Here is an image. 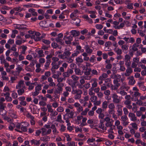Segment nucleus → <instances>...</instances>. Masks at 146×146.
Returning <instances> with one entry per match:
<instances>
[{
    "label": "nucleus",
    "mask_w": 146,
    "mask_h": 146,
    "mask_svg": "<svg viewBox=\"0 0 146 146\" xmlns=\"http://www.w3.org/2000/svg\"><path fill=\"white\" fill-rule=\"evenodd\" d=\"M74 115V113L72 111L70 112L69 113H66L65 114L66 115H68L69 118H72Z\"/></svg>",
    "instance_id": "393cba45"
},
{
    "label": "nucleus",
    "mask_w": 146,
    "mask_h": 146,
    "mask_svg": "<svg viewBox=\"0 0 146 146\" xmlns=\"http://www.w3.org/2000/svg\"><path fill=\"white\" fill-rule=\"evenodd\" d=\"M117 115L121 116L122 115L123 112L122 109L119 108H118L117 110Z\"/></svg>",
    "instance_id": "cd10ccee"
},
{
    "label": "nucleus",
    "mask_w": 146,
    "mask_h": 146,
    "mask_svg": "<svg viewBox=\"0 0 146 146\" xmlns=\"http://www.w3.org/2000/svg\"><path fill=\"white\" fill-rule=\"evenodd\" d=\"M135 80L133 79H131L129 81V84L131 85H133L135 83Z\"/></svg>",
    "instance_id": "603ef678"
},
{
    "label": "nucleus",
    "mask_w": 146,
    "mask_h": 146,
    "mask_svg": "<svg viewBox=\"0 0 146 146\" xmlns=\"http://www.w3.org/2000/svg\"><path fill=\"white\" fill-rule=\"evenodd\" d=\"M108 107L109 109H114L115 108V105L113 103L110 104L109 105Z\"/></svg>",
    "instance_id": "7c9ffc66"
},
{
    "label": "nucleus",
    "mask_w": 146,
    "mask_h": 146,
    "mask_svg": "<svg viewBox=\"0 0 146 146\" xmlns=\"http://www.w3.org/2000/svg\"><path fill=\"white\" fill-rule=\"evenodd\" d=\"M114 50L115 51V52L118 55H120L122 53V51L120 49H119L118 48H115Z\"/></svg>",
    "instance_id": "aec40b11"
},
{
    "label": "nucleus",
    "mask_w": 146,
    "mask_h": 146,
    "mask_svg": "<svg viewBox=\"0 0 146 146\" xmlns=\"http://www.w3.org/2000/svg\"><path fill=\"white\" fill-rule=\"evenodd\" d=\"M128 46H129L127 45H122L121 46V48L123 50L124 52L128 50Z\"/></svg>",
    "instance_id": "bb28decb"
},
{
    "label": "nucleus",
    "mask_w": 146,
    "mask_h": 146,
    "mask_svg": "<svg viewBox=\"0 0 146 146\" xmlns=\"http://www.w3.org/2000/svg\"><path fill=\"white\" fill-rule=\"evenodd\" d=\"M108 103V101H106L103 102L102 105V108H103V109L104 110V109H106L107 108Z\"/></svg>",
    "instance_id": "f8f14e48"
},
{
    "label": "nucleus",
    "mask_w": 146,
    "mask_h": 146,
    "mask_svg": "<svg viewBox=\"0 0 146 146\" xmlns=\"http://www.w3.org/2000/svg\"><path fill=\"white\" fill-rule=\"evenodd\" d=\"M18 87L19 88H21V85H23L24 84V81L23 80H21L18 83Z\"/></svg>",
    "instance_id": "6e6d98bb"
},
{
    "label": "nucleus",
    "mask_w": 146,
    "mask_h": 146,
    "mask_svg": "<svg viewBox=\"0 0 146 146\" xmlns=\"http://www.w3.org/2000/svg\"><path fill=\"white\" fill-rule=\"evenodd\" d=\"M138 84L139 85V86L141 89L143 90H146V87L141 82H139Z\"/></svg>",
    "instance_id": "6ab92c4d"
},
{
    "label": "nucleus",
    "mask_w": 146,
    "mask_h": 146,
    "mask_svg": "<svg viewBox=\"0 0 146 146\" xmlns=\"http://www.w3.org/2000/svg\"><path fill=\"white\" fill-rule=\"evenodd\" d=\"M16 28L18 29L25 30L27 29V27L25 25L17 24Z\"/></svg>",
    "instance_id": "20e7f679"
},
{
    "label": "nucleus",
    "mask_w": 146,
    "mask_h": 146,
    "mask_svg": "<svg viewBox=\"0 0 146 146\" xmlns=\"http://www.w3.org/2000/svg\"><path fill=\"white\" fill-rule=\"evenodd\" d=\"M67 146H74L75 145V143L74 141L72 142H68L67 143Z\"/></svg>",
    "instance_id": "a19ab883"
},
{
    "label": "nucleus",
    "mask_w": 146,
    "mask_h": 146,
    "mask_svg": "<svg viewBox=\"0 0 146 146\" xmlns=\"http://www.w3.org/2000/svg\"><path fill=\"white\" fill-rule=\"evenodd\" d=\"M18 94L19 95H22L24 92L25 90L23 88H21L17 90Z\"/></svg>",
    "instance_id": "a211bd4d"
},
{
    "label": "nucleus",
    "mask_w": 146,
    "mask_h": 146,
    "mask_svg": "<svg viewBox=\"0 0 146 146\" xmlns=\"http://www.w3.org/2000/svg\"><path fill=\"white\" fill-rule=\"evenodd\" d=\"M113 98V102L116 103H119L120 100L118 98V96L116 94H113L112 96Z\"/></svg>",
    "instance_id": "423d86ee"
},
{
    "label": "nucleus",
    "mask_w": 146,
    "mask_h": 146,
    "mask_svg": "<svg viewBox=\"0 0 146 146\" xmlns=\"http://www.w3.org/2000/svg\"><path fill=\"white\" fill-rule=\"evenodd\" d=\"M36 62L37 61L35 60L31 62L29 66L32 68L34 67L35 64L36 63Z\"/></svg>",
    "instance_id": "473e14b6"
},
{
    "label": "nucleus",
    "mask_w": 146,
    "mask_h": 146,
    "mask_svg": "<svg viewBox=\"0 0 146 146\" xmlns=\"http://www.w3.org/2000/svg\"><path fill=\"white\" fill-rule=\"evenodd\" d=\"M5 108V106H4L3 104L0 106V114L2 115V116H4L6 114V112L5 113L1 114V112L3 111V110H4V108Z\"/></svg>",
    "instance_id": "2eb2a0df"
},
{
    "label": "nucleus",
    "mask_w": 146,
    "mask_h": 146,
    "mask_svg": "<svg viewBox=\"0 0 146 146\" xmlns=\"http://www.w3.org/2000/svg\"><path fill=\"white\" fill-rule=\"evenodd\" d=\"M76 60L77 62L81 63L83 62V60L82 58V56H80L76 59Z\"/></svg>",
    "instance_id": "dca6fc26"
},
{
    "label": "nucleus",
    "mask_w": 146,
    "mask_h": 146,
    "mask_svg": "<svg viewBox=\"0 0 146 146\" xmlns=\"http://www.w3.org/2000/svg\"><path fill=\"white\" fill-rule=\"evenodd\" d=\"M57 110L59 112H62L64 111V109L62 107L60 106L57 108Z\"/></svg>",
    "instance_id": "8fccbe9b"
},
{
    "label": "nucleus",
    "mask_w": 146,
    "mask_h": 146,
    "mask_svg": "<svg viewBox=\"0 0 146 146\" xmlns=\"http://www.w3.org/2000/svg\"><path fill=\"white\" fill-rule=\"evenodd\" d=\"M108 111L109 114H113V116H114V113H115V112L114 109H110Z\"/></svg>",
    "instance_id": "4c0bfd02"
},
{
    "label": "nucleus",
    "mask_w": 146,
    "mask_h": 146,
    "mask_svg": "<svg viewBox=\"0 0 146 146\" xmlns=\"http://www.w3.org/2000/svg\"><path fill=\"white\" fill-rule=\"evenodd\" d=\"M71 54V53L69 50L65 49L63 54L59 55L58 56L62 59H65L67 58Z\"/></svg>",
    "instance_id": "f03ea898"
},
{
    "label": "nucleus",
    "mask_w": 146,
    "mask_h": 146,
    "mask_svg": "<svg viewBox=\"0 0 146 146\" xmlns=\"http://www.w3.org/2000/svg\"><path fill=\"white\" fill-rule=\"evenodd\" d=\"M21 129V131L26 132L27 131V128L26 126H24L23 125H22Z\"/></svg>",
    "instance_id": "c756f323"
},
{
    "label": "nucleus",
    "mask_w": 146,
    "mask_h": 146,
    "mask_svg": "<svg viewBox=\"0 0 146 146\" xmlns=\"http://www.w3.org/2000/svg\"><path fill=\"white\" fill-rule=\"evenodd\" d=\"M86 51L88 53L91 54L93 51L92 49L90 48L88 46H87L86 47Z\"/></svg>",
    "instance_id": "4be33fe9"
},
{
    "label": "nucleus",
    "mask_w": 146,
    "mask_h": 146,
    "mask_svg": "<svg viewBox=\"0 0 146 146\" xmlns=\"http://www.w3.org/2000/svg\"><path fill=\"white\" fill-rule=\"evenodd\" d=\"M79 53V51H76V52L73 53L71 56V58H72L74 57L77 56Z\"/></svg>",
    "instance_id": "5fc2aeb1"
},
{
    "label": "nucleus",
    "mask_w": 146,
    "mask_h": 146,
    "mask_svg": "<svg viewBox=\"0 0 146 146\" xmlns=\"http://www.w3.org/2000/svg\"><path fill=\"white\" fill-rule=\"evenodd\" d=\"M65 136L66 137V140L68 141H69L71 140L72 139L70 138L69 135L68 134H66Z\"/></svg>",
    "instance_id": "49530a36"
},
{
    "label": "nucleus",
    "mask_w": 146,
    "mask_h": 146,
    "mask_svg": "<svg viewBox=\"0 0 146 146\" xmlns=\"http://www.w3.org/2000/svg\"><path fill=\"white\" fill-rule=\"evenodd\" d=\"M26 41V40H23L20 35H18L16 36V40L15 41L16 44L20 45L22 43H24Z\"/></svg>",
    "instance_id": "7ed1b4c3"
},
{
    "label": "nucleus",
    "mask_w": 146,
    "mask_h": 146,
    "mask_svg": "<svg viewBox=\"0 0 146 146\" xmlns=\"http://www.w3.org/2000/svg\"><path fill=\"white\" fill-rule=\"evenodd\" d=\"M47 107L48 109V112L50 113H52L53 110L51 108V106L50 104H48L47 105Z\"/></svg>",
    "instance_id": "a878e982"
},
{
    "label": "nucleus",
    "mask_w": 146,
    "mask_h": 146,
    "mask_svg": "<svg viewBox=\"0 0 146 146\" xmlns=\"http://www.w3.org/2000/svg\"><path fill=\"white\" fill-rule=\"evenodd\" d=\"M96 27L98 29L100 30L103 28V26L101 25L97 24L96 25Z\"/></svg>",
    "instance_id": "09e8293b"
},
{
    "label": "nucleus",
    "mask_w": 146,
    "mask_h": 146,
    "mask_svg": "<svg viewBox=\"0 0 146 146\" xmlns=\"http://www.w3.org/2000/svg\"><path fill=\"white\" fill-rule=\"evenodd\" d=\"M41 133L40 129L37 130L36 131V134L37 136H39Z\"/></svg>",
    "instance_id": "052dcab7"
},
{
    "label": "nucleus",
    "mask_w": 146,
    "mask_h": 146,
    "mask_svg": "<svg viewBox=\"0 0 146 146\" xmlns=\"http://www.w3.org/2000/svg\"><path fill=\"white\" fill-rule=\"evenodd\" d=\"M128 119V118L126 115H123L121 117V119L123 122L126 121Z\"/></svg>",
    "instance_id": "c85d7f7f"
},
{
    "label": "nucleus",
    "mask_w": 146,
    "mask_h": 146,
    "mask_svg": "<svg viewBox=\"0 0 146 146\" xmlns=\"http://www.w3.org/2000/svg\"><path fill=\"white\" fill-rule=\"evenodd\" d=\"M105 45L106 47H110L112 45L111 42L110 41H108L105 43Z\"/></svg>",
    "instance_id": "c03bdc74"
},
{
    "label": "nucleus",
    "mask_w": 146,
    "mask_h": 146,
    "mask_svg": "<svg viewBox=\"0 0 146 146\" xmlns=\"http://www.w3.org/2000/svg\"><path fill=\"white\" fill-rule=\"evenodd\" d=\"M105 115L103 113H102L99 114L98 117L99 118L103 119Z\"/></svg>",
    "instance_id": "69168bd1"
},
{
    "label": "nucleus",
    "mask_w": 146,
    "mask_h": 146,
    "mask_svg": "<svg viewBox=\"0 0 146 146\" xmlns=\"http://www.w3.org/2000/svg\"><path fill=\"white\" fill-rule=\"evenodd\" d=\"M97 97L96 96H92L90 98V100L92 102H94L97 99Z\"/></svg>",
    "instance_id": "37998d69"
},
{
    "label": "nucleus",
    "mask_w": 146,
    "mask_h": 146,
    "mask_svg": "<svg viewBox=\"0 0 146 146\" xmlns=\"http://www.w3.org/2000/svg\"><path fill=\"white\" fill-rule=\"evenodd\" d=\"M22 123H18L16 126V128L17 129H15V130L17 131V132L21 133L22 131L20 130V129H21V127L22 125Z\"/></svg>",
    "instance_id": "9d476101"
},
{
    "label": "nucleus",
    "mask_w": 146,
    "mask_h": 146,
    "mask_svg": "<svg viewBox=\"0 0 146 146\" xmlns=\"http://www.w3.org/2000/svg\"><path fill=\"white\" fill-rule=\"evenodd\" d=\"M125 64L127 67H130L131 62L130 60H125Z\"/></svg>",
    "instance_id": "de8ad7c7"
},
{
    "label": "nucleus",
    "mask_w": 146,
    "mask_h": 146,
    "mask_svg": "<svg viewBox=\"0 0 146 146\" xmlns=\"http://www.w3.org/2000/svg\"><path fill=\"white\" fill-rule=\"evenodd\" d=\"M12 97L13 98H17L18 97V95L17 94L16 92H13L12 94Z\"/></svg>",
    "instance_id": "3c124183"
},
{
    "label": "nucleus",
    "mask_w": 146,
    "mask_h": 146,
    "mask_svg": "<svg viewBox=\"0 0 146 146\" xmlns=\"http://www.w3.org/2000/svg\"><path fill=\"white\" fill-rule=\"evenodd\" d=\"M133 3L128 4L127 6V8L129 9H133Z\"/></svg>",
    "instance_id": "ea45409f"
},
{
    "label": "nucleus",
    "mask_w": 146,
    "mask_h": 146,
    "mask_svg": "<svg viewBox=\"0 0 146 146\" xmlns=\"http://www.w3.org/2000/svg\"><path fill=\"white\" fill-rule=\"evenodd\" d=\"M95 141V139L94 138L90 139L89 138L87 141V143H89L90 142L92 143Z\"/></svg>",
    "instance_id": "4d7b16f0"
},
{
    "label": "nucleus",
    "mask_w": 146,
    "mask_h": 146,
    "mask_svg": "<svg viewBox=\"0 0 146 146\" xmlns=\"http://www.w3.org/2000/svg\"><path fill=\"white\" fill-rule=\"evenodd\" d=\"M104 111V110L102 109L101 108H98L97 110L96 111V112L97 113L99 114L102 113V112L103 111Z\"/></svg>",
    "instance_id": "72a5a7b5"
},
{
    "label": "nucleus",
    "mask_w": 146,
    "mask_h": 146,
    "mask_svg": "<svg viewBox=\"0 0 146 146\" xmlns=\"http://www.w3.org/2000/svg\"><path fill=\"white\" fill-rule=\"evenodd\" d=\"M88 32V30L86 29H85L80 31V33L82 35H84Z\"/></svg>",
    "instance_id": "864d4df0"
},
{
    "label": "nucleus",
    "mask_w": 146,
    "mask_h": 146,
    "mask_svg": "<svg viewBox=\"0 0 146 146\" xmlns=\"http://www.w3.org/2000/svg\"><path fill=\"white\" fill-rule=\"evenodd\" d=\"M31 142L32 143L34 144L37 146H38L40 144L39 140L38 141L35 139H33L32 140H31Z\"/></svg>",
    "instance_id": "412c9836"
},
{
    "label": "nucleus",
    "mask_w": 146,
    "mask_h": 146,
    "mask_svg": "<svg viewBox=\"0 0 146 146\" xmlns=\"http://www.w3.org/2000/svg\"><path fill=\"white\" fill-rule=\"evenodd\" d=\"M51 46L52 47L55 49L58 48V49H61L62 48L61 46L58 45L57 43L55 42H52Z\"/></svg>",
    "instance_id": "6e6552de"
},
{
    "label": "nucleus",
    "mask_w": 146,
    "mask_h": 146,
    "mask_svg": "<svg viewBox=\"0 0 146 146\" xmlns=\"http://www.w3.org/2000/svg\"><path fill=\"white\" fill-rule=\"evenodd\" d=\"M42 42L44 44H47V45H50V44L51 43V41L50 40L45 39H43L42 40Z\"/></svg>",
    "instance_id": "b1692460"
},
{
    "label": "nucleus",
    "mask_w": 146,
    "mask_h": 146,
    "mask_svg": "<svg viewBox=\"0 0 146 146\" xmlns=\"http://www.w3.org/2000/svg\"><path fill=\"white\" fill-rule=\"evenodd\" d=\"M70 33L73 37L77 36L80 34L79 31L76 30H72L70 32Z\"/></svg>",
    "instance_id": "39448f33"
},
{
    "label": "nucleus",
    "mask_w": 146,
    "mask_h": 146,
    "mask_svg": "<svg viewBox=\"0 0 146 146\" xmlns=\"http://www.w3.org/2000/svg\"><path fill=\"white\" fill-rule=\"evenodd\" d=\"M50 48V45H46L44 44L42 45L41 48L44 50H48L49 48Z\"/></svg>",
    "instance_id": "5701e85b"
},
{
    "label": "nucleus",
    "mask_w": 146,
    "mask_h": 146,
    "mask_svg": "<svg viewBox=\"0 0 146 146\" xmlns=\"http://www.w3.org/2000/svg\"><path fill=\"white\" fill-rule=\"evenodd\" d=\"M140 95V94L138 92H134V96L135 97V98L134 99H133V98L132 99V101H135L136 100H137V98L136 97L137 96H139Z\"/></svg>",
    "instance_id": "f3484780"
},
{
    "label": "nucleus",
    "mask_w": 146,
    "mask_h": 146,
    "mask_svg": "<svg viewBox=\"0 0 146 146\" xmlns=\"http://www.w3.org/2000/svg\"><path fill=\"white\" fill-rule=\"evenodd\" d=\"M76 74L78 75H81L82 74V72L78 68H76L74 70Z\"/></svg>",
    "instance_id": "4468645a"
},
{
    "label": "nucleus",
    "mask_w": 146,
    "mask_h": 146,
    "mask_svg": "<svg viewBox=\"0 0 146 146\" xmlns=\"http://www.w3.org/2000/svg\"><path fill=\"white\" fill-rule=\"evenodd\" d=\"M17 46L16 44H14L13 46L11 48L10 50H12L14 52H16L17 51V48L16 47Z\"/></svg>",
    "instance_id": "e433bc0d"
},
{
    "label": "nucleus",
    "mask_w": 146,
    "mask_h": 146,
    "mask_svg": "<svg viewBox=\"0 0 146 146\" xmlns=\"http://www.w3.org/2000/svg\"><path fill=\"white\" fill-rule=\"evenodd\" d=\"M51 65L52 66V67L51 68V70L53 72L54 69H57L59 67V64L57 65L55 64V63L52 62L51 64Z\"/></svg>",
    "instance_id": "1a4fd4ad"
},
{
    "label": "nucleus",
    "mask_w": 146,
    "mask_h": 146,
    "mask_svg": "<svg viewBox=\"0 0 146 146\" xmlns=\"http://www.w3.org/2000/svg\"><path fill=\"white\" fill-rule=\"evenodd\" d=\"M72 93L73 94H76L74 96L75 99H78L81 98V94H82V92L81 90L79 89L76 90H72Z\"/></svg>",
    "instance_id": "f257e3e1"
},
{
    "label": "nucleus",
    "mask_w": 146,
    "mask_h": 146,
    "mask_svg": "<svg viewBox=\"0 0 146 146\" xmlns=\"http://www.w3.org/2000/svg\"><path fill=\"white\" fill-rule=\"evenodd\" d=\"M37 53L39 54L40 57H41L44 56V54H43V51L41 49L39 50L38 51Z\"/></svg>",
    "instance_id": "f704fd0d"
},
{
    "label": "nucleus",
    "mask_w": 146,
    "mask_h": 146,
    "mask_svg": "<svg viewBox=\"0 0 146 146\" xmlns=\"http://www.w3.org/2000/svg\"><path fill=\"white\" fill-rule=\"evenodd\" d=\"M39 104L40 106H45L46 105V102H44L42 101H40L39 103Z\"/></svg>",
    "instance_id": "0e129e2a"
},
{
    "label": "nucleus",
    "mask_w": 146,
    "mask_h": 146,
    "mask_svg": "<svg viewBox=\"0 0 146 146\" xmlns=\"http://www.w3.org/2000/svg\"><path fill=\"white\" fill-rule=\"evenodd\" d=\"M41 86L40 85H38L35 87V90L39 92L41 90Z\"/></svg>",
    "instance_id": "58836bf2"
},
{
    "label": "nucleus",
    "mask_w": 146,
    "mask_h": 146,
    "mask_svg": "<svg viewBox=\"0 0 146 146\" xmlns=\"http://www.w3.org/2000/svg\"><path fill=\"white\" fill-rule=\"evenodd\" d=\"M41 132H42V135H46V129L44 128H42L40 129Z\"/></svg>",
    "instance_id": "c9c22d12"
},
{
    "label": "nucleus",
    "mask_w": 146,
    "mask_h": 146,
    "mask_svg": "<svg viewBox=\"0 0 146 146\" xmlns=\"http://www.w3.org/2000/svg\"><path fill=\"white\" fill-rule=\"evenodd\" d=\"M129 116L131 117V121H134L137 120V118L135 116V115L134 113L130 112L129 114Z\"/></svg>",
    "instance_id": "0eeeda50"
},
{
    "label": "nucleus",
    "mask_w": 146,
    "mask_h": 146,
    "mask_svg": "<svg viewBox=\"0 0 146 146\" xmlns=\"http://www.w3.org/2000/svg\"><path fill=\"white\" fill-rule=\"evenodd\" d=\"M62 75L64 78L68 77H69L70 75L69 73L67 72H65L63 73L62 74Z\"/></svg>",
    "instance_id": "79ce46f5"
},
{
    "label": "nucleus",
    "mask_w": 146,
    "mask_h": 146,
    "mask_svg": "<svg viewBox=\"0 0 146 146\" xmlns=\"http://www.w3.org/2000/svg\"><path fill=\"white\" fill-rule=\"evenodd\" d=\"M76 21H77L75 23V24L77 26H79L80 25L79 24L81 22L80 19L78 18Z\"/></svg>",
    "instance_id": "e2e57ef3"
},
{
    "label": "nucleus",
    "mask_w": 146,
    "mask_h": 146,
    "mask_svg": "<svg viewBox=\"0 0 146 146\" xmlns=\"http://www.w3.org/2000/svg\"><path fill=\"white\" fill-rule=\"evenodd\" d=\"M112 67V65L111 64H108L106 66V68L107 69H111Z\"/></svg>",
    "instance_id": "13d9d810"
},
{
    "label": "nucleus",
    "mask_w": 146,
    "mask_h": 146,
    "mask_svg": "<svg viewBox=\"0 0 146 146\" xmlns=\"http://www.w3.org/2000/svg\"><path fill=\"white\" fill-rule=\"evenodd\" d=\"M131 125L132 127L134 128L136 130H137V125L136 123H131Z\"/></svg>",
    "instance_id": "338daca9"
},
{
    "label": "nucleus",
    "mask_w": 146,
    "mask_h": 146,
    "mask_svg": "<svg viewBox=\"0 0 146 146\" xmlns=\"http://www.w3.org/2000/svg\"><path fill=\"white\" fill-rule=\"evenodd\" d=\"M42 37L41 36L40 37L38 36H36L35 35H33L31 36V39H34L35 41L37 42L40 41L41 40V38Z\"/></svg>",
    "instance_id": "9b49d317"
},
{
    "label": "nucleus",
    "mask_w": 146,
    "mask_h": 146,
    "mask_svg": "<svg viewBox=\"0 0 146 146\" xmlns=\"http://www.w3.org/2000/svg\"><path fill=\"white\" fill-rule=\"evenodd\" d=\"M131 58L130 56L129 55L126 54L125 56V60H130Z\"/></svg>",
    "instance_id": "680f3d73"
},
{
    "label": "nucleus",
    "mask_w": 146,
    "mask_h": 146,
    "mask_svg": "<svg viewBox=\"0 0 146 146\" xmlns=\"http://www.w3.org/2000/svg\"><path fill=\"white\" fill-rule=\"evenodd\" d=\"M123 110L124 111V114L125 115H127L129 113V111L126 108H123Z\"/></svg>",
    "instance_id": "bf43d9fd"
},
{
    "label": "nucleus",
    "mask_w": 146,
    "mask_h": 146,
    "mask_svg": "<svg viewBox=\"0 0 146 146\" xmlns=\"http://www.w3.org/2000/svg\"><path fill=\"white\" fill-rule=\"evenodd\" d=\"M6 100L8 102H11L12 100V98L9 96H6L5 97Z\"/></svg>",
    "instance_id": "774afa93"
},
{
    "label": "nucleus",
    "mask_w": 146,
    "mask_h": 146,
    "mask_svg": "<svg viewBox=\"0 0 146 146\" xmlns=\"http://www.w3.org/2000/svg\"><path fill=\"white\" fill-rule=\"evenodd\" d=\"M89 109L87 108H86L85 110L83 111L81 113V114L83 115H86L87 113V112L89 111Z\"/></svg>",
    "instance_id": "2f4dec72"
},
{
    "label": "nucleus",
    "mask_w": 146,
    "mask_h": 146,
    "mask_svg": "<svg viewBox=\"0 0 146 146\" xmlns=\"http://www.w3.org/2000/svg\"><path fill=\"white\" fill-rule=\"evenodd\" d=\"M127 74H125V76H128L129 75V74L133 72L132 69L130 67H127V68L126 70Z\"/></svg>",
    "instance_id": "ddd939ff"
},
{
    "label": "nucleus",
    "mask_w": 146,
    "mask_h": 146,
    "mask_svg": "<svg viewBox=\"0 0 146 146\" xmlns=\"http://www.w3.org/2000/svg\"><path fill=\"white\" fill-rule=\"evenodd\" d=\"M66 127L64 125L62 124L61 126L60 131L61 132H64L66 129Z\"/></svg>",
    "instance_id": "a18cd8bd"
}]
</instances>
